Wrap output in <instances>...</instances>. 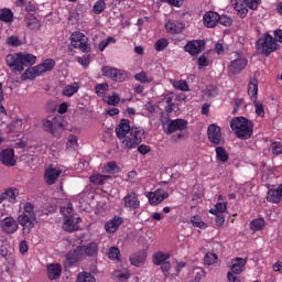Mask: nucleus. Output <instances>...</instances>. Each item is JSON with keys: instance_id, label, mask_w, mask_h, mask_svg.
Listing matches in <instances>:
<instances>
[{"instance_id": "1", "label": "nucleus", "mask_w": 282, "mask_h": 282, "mask_svg": "<svg viewBox=\"0 0 282 282\" xmlns=\"http://www.w3.org/2000/svg\"><path fill=\"white\" fill-rule=\"evenodd\" d=\"M116 133L119 140L128 150L137 149L145 138V131L141 127L130 126V120L121 119L119 126L116 128Z\"/></svg>"}, {"instance_id": "2", "label": "nucleus", "mask_w": 282, "mask_h": 282, "mask_svg": "<svg viewBox=\"0 0 282 282\" xmlns=\"http://www.w3.org/2000/svg\"><path fill=\"white\" fill-rule=\"evenodd\" d=\"M6 62L13 73L21 74L24 68L35 65L36 56L30 53H14L9 54Z\"/></svg>"}, {"instance_id": "3", "label": "nucleus", "mask_w": 282, "mask_h": 282, "mask_svg": "<svg viewBox=\"0 0 282 282\" xmlns=\"http://www.w3.org/2000/svg\"><path fill=\"white\" fill-rule=\"evenodd\" d=\"M229 127H231V132H234V135L239 140L247 141L253 135L254 124L251 120L242 116L232 118L229 122Z\"/></svg>"}, {"instance_id": "4", "label": "nucleus", "mask_w": 282, "mask_h": 282, "mask_svg": "<svg viewBox=\"0 0 282 282\" xmlns=\"http://www.w3.org/2000/svg\"><path fill=\"white\" fill-rule=\"evenodd\" d=\"M17 221L23 227V235H29L31 232L34 228V223L36 221L34 205L32 203H25L23 213L18 216Z\"/></svg>"}, {"instance_id": "5", "label": "nucleus", "mask_w": 282, "mask_h": 282, "mask_svg": "<svg viewBox=\"0 0 282 282\" xmlns=\"http://www.w3.org/2000/svg\"><path fill=\"white\" fill-rule=\"evenodd\" d=\"M256 50H258L260 55L269 57L276 51V42L271 34L264 33V35H262V37L258 39V42H256Z\"/></svg>"}, {"instance_id": "6", "label": "nucleus", "mask_w": 282, "mask_h": 282, "mask_svg": "<svg viewBox=\"0 0 282 282\" xmlns=\"http://www.w3.org/2000/svg\"><path fill=\"white\" fill-rule=\"evenodd\" d=\"M248 65V59L242 56L239 52L234 53V59L227 65V75L229 77L240 75Z\"/></svg>"}, {"instance_id": "7", "label": "nucleus", "mask_w": 282, "mask_h": 282, "mask_svg": "<svg viewBox=\"0 0 282 282\" xmlns=\"http://www.w3.org/2000/svg\"><path fill=\"white\" fill-rule=\"evenodd\" d=\"M85 258L84 247H77L74 250H70L65 256V268H74L77 267L79 262H82Z\"/></svg>"}, {"instance_id": "8", "label": "nucleus", "mask_w": 282, "mask_h": 282, "mask_svg": "<svg viewBox=\"0 0 282 282\" xmlns=\"http://www.w3.org/2000/svg\"><path fill=\"white\" fill-rule=\"evenodd\" d=\"M72 46L86 54L90 53L91 51V47L88 44V37L80 32H75L72 34Z\"/></svg>"}, {"instance_id": "9", "label": "nucleus", "mask_w": 282, "mask_h": 282, "mask_svg": "<svg viewBox=\"0 0 282 282\" xmlns=\"http://www.w3.org/2000/svg\"><path fill=\"white\" fill-rule=\"evenodd\" d=\"M206 43L204 40H193L188 41L184 46V52L189 54L194 59H197L198 56L205 51Z\"/></svg>"}, {"instance_id": "10", "label": "nucleus", "mask_w": 282, "mask_h": 282, "mask_svg": "<svg viewBox=\"0 0 282 282\" xmlns=\"http://www.w3.org/2000/svg\"><path fill=\"white\" fill-rule=\"evenodd\" d=\"M101 73L104 77L116 83H123L127 78V73L124 70L111 66H104Z\"/></svg>"}, {"instance_id": "11", "label": "nucleus", "mask_w": 282, "mask_h": 282, "mask_svg": "<svg viewBox=\"0 0 282 282\" xmlns=\"http://www.w3.org/2000/svg\"><path fill=\"white\" fill-rule=\"evenodd\" d=\"M207 135H208L209 142L216 147L225 144V139L223 137L221 128L216 123L209 124L207 130Z\"/></svg>"}, {"instance_id": "12", "label": "nucleus", "mask_w": 282, "mask_h": 282, "mask_svg": "<svg viewBox=\"0 0 282 282\" xmlns=\"http://www.w3.org/2000/svg\"><path fill=\"white\" fill-rule=\"evenodd\" d=\"M43 129L45 132L54 135L58 130L63 129V122L61 118L50 116L43 121Z\"/></svg>"}, {"instance_id": "13", "label": "nucleus", "mask_w": 282, "mask_h": 282, "mask_svg": "<svg viewBox=\"0 0 282 282\" xmlns=\"http://www.w3.org/2000/svg\"><path fill=\"white\" fill-rule=\"evenodd\" d=\"M0 228L2 232L6 235H13L19 229L18 220H15L12 216H8L0 220Z\"/></svg>"}, {"instance_id": "14", "label": "nucleus", "mask_w": 282, "mask_h": 282, "mask_svg": "<svg viewBox=\"0 0 282 282\" xmlns=\"http://www.w3.org/2000/svg\"><path fill=\"white\" fill-rule=\"evenodd\" d=\"M123 208L128 212H137L140 208V200L137 193H128L123 198Z\"/></svg>"}, {"instance_id": "15", "label": "nucleus", "mask_w": 282, "mask_h": 282, "mask_svg": "<svg viewBox=\"0 0 282 282\" xmlns=\"http://www.w3.org/2000/svg\"><path fill=\"white\" fill-rule=\"evenodd\" d=\"M150 205L158 206L169 198V193L163 188H158L155 192L147 194Z\"/></svg>"}, {"instance_id": "16", "label": "nucleus", "mask_w": 282, "mask_h": 282, "mask_svg": "<svg viewBox=\"0 0 282 282\" xmlns=\"http://www.w3.org/2000/svg\"><path fill=\"white\" fill-rule=\"evenodd\" d=\"M188 128V122L185 119L170 120L167 127V134H173L177 131H185Z\"/></svg>"}, {"instance_id": "17", "label": "nucleus", "mask_w": 282, "mask_h": 282, "mask_svg": "<svg viewBox=\"0 0 282 282\" xmlns=\"http://www.w3.org/2000/svg\"><path fill=\"white\" fill-rule=\"evenodd\" d=\"M61 174H62L61 169L50 166L45 170L44 180H45L47 185L52 186L56 183V181L58 180Z\"/></svg>"}, {"instance_id": "18", "label": "nucleus", "mask_w": 282, "mask_h": 282, "mask_svg": "<svg viewBox=\"0 0 282 282\" xmlns=\"http://www.w3.org/2000/svg\"><path fill=\"white\" fill-rule=\"evenodd\" d=\"M267 202L279 205L282 202V183L278 185V188H271L267 192Z\"/></svg>"}, {"instance_id": "19", "label": "nucleus", "mask_w": 282, "mask_h": 282, "mask_svg": "<svg viewBox=\"0 0 282 282\" xmlns=\"http://www.w3.org/2000/svg\"><path fill=\"white\" fill-rule=\"evenodd\" d=\"M185 28V23L178 20H166L165 29L167 34H181Z\"/></svg>"}, {"instance_id": "20", "label": "nucleus", "mask_w": 282, "mask_h": 282, "mask_svg": "<svg viewBox=\"0 0 282 282\" xmlns=\"http://www.w3.org/2000/svg\"><path fill=\"white\" fill-rule=\"evenodd\" d=\"M246 264H247V258L243 259L241 257H236L231 259V273L236 275L241 274L246 269Z\"/></svg>"}, {"instance_id": "21", "label": "nucleus", "mask_w": 282, "mask_h": 282, "mask_svg": "<svg viewBox=\"0 0 282 282\" xmlns=\"http://www.w3.org/2000/svg\"><path fill=\"white\" fill-rule=\"evenodd\" d=\"M0 161L4 166H15L17 161L14 160V150L13 149H6L2 151Z\"/></svg>"}, {"instance_id": "22", "label": "nucleus", "mask_w": 282, "mask_h": 282, "mask_svg": "<svg viewBox=\"0 0 282 282\" xmlns=\"http://www.w3.org/2000/svg\"><path fill=\"white\" fill-rule=\"evenodd\" d=\"M219 14L215 11H208L204 14L203 21L205 28H216L219 23Z\"/></svg>"}, {"instance_id": "23", "label": "nucleus", "mask_w": 282, "mask_h": 282, "mask_svg": "<svg viewBox=\"0 0 282 282\" xmlns=\"http://www.w3.org/2000/svg\"><path fill=\"white\" fill-rule=\"evenodd\" d=\"M122 224H123V218L116 215L112 219H109L106 223L105 230L108 234H115Z\"/></svg>"}, {"instance_id": "24", "label": "nucleus", "mask_w": 282, "mask_h": 282, "mask_svg": "<svg viewBox=\"0 0 282 282\" xmlns=\"http://www.w3.org/2000/svg\"><path fill=\"white\" fill-rule=\"evenodd\" d=\"M63 230L69 234L79 230V226L75 224L74 215L64 216Z\"/></svg>"}, {"instance_id": "25", "label": "nucleus", "mask_w": 282, "mask_h": 282, "mask_svg": "<svg viewBox=\"0 0 282 282\" xmlns=\"http://www.w3.org/2000/svg\"><path fill=\"white\" fill-rule=\"evenodd\" d=\"M47 275L51 281L59 279L62 275V265L59 263H51L47 265Z\"/></svg>"}, {"instance_id": "26", "label": "nucleus", "mask_w": 282, "mask_h": 282, "mask_svg": "<svg viewBox=\"0 0 282 282\" xmlns=\"http://www.w3.org/2000/svg\"><path fill=\"white\" fill-rule=\"evenodd\" d=\"M25 23L29 30H40L42 28L41 21L32 13L25 15Z\"/></svg>"}, {"instance_id": "27", "label": "nucleus", "mask_w": 282, "mask_h": 282, "mask_svg": "<svg viewBox=\"0 0 282 282\" xmlns=\"http://www.w3.org/2000/svg\"><path fill=\"white\" fill-rule=\"evenodd\" d=\"M147 258H148L147 252L140 251V252L131 254L130 263H131V265L138 268L145 262Z\"/></svg>"}, {"instance_id": "28", "label": "nucleus", "mask_w": 282, "mask_h": 282, "mask_svg": "<svg viewBox=\"0 0 282 282\" xmlns=\"http://www.w3.org/2000/svg\"><path fill=\"white\" fill-rule=\"evenodd\" d=\"M56 63L53 58L45 59L42 64L36 65V69L42 74L52 72L55 67Z\"/></svg>"}, {"instance_id": "29", "label": "nucleus", "mask_w": 282, "mask_h": 282, "mask_svg": "<svg viewBox=\"0 0 282 282\" xmlns=\"http://www.w3.org/2000/svg\"><path fill=\"white\" fill-rule=\"evenodd\" d=\"M267 226L265 219L263 217L256 218L249 223V228H251V231L259 232L262 231Z\"/></svg>"}, {"instance_id": "30", "label": "nucleus", "mask_w": 282, "mask_h": 282, "mask_svg": "<svg viewBox=\"0 0 282 282\" xmlns=\"http://www.w3.org/2000/svg\"><path fill=\"white\" fill-rule=\"evenodd\" d=\"M170 258H171V254L169 252L164 253L162 251H158V252H154L153 254V263L155 267H160V264L167 262Z\"/></svg>"}, {"instance_id": "31", "label": "nucleus", "mask_w": 282, "mask_h": 282, "mask_svg": "<svg viewBox=\"0 0 282 282\" xmlns=\"http://www.w3.org/2000/svg\"><path fill=\"white\" fill-rule=\"evenodd\" d=\"M41 73L39 72V69L36 68V66L34 67H29L21 76V79L23 82L25 80H33L35 79L37 76H40Z\"/></svg>"}, {"instance_id": "32", "label": "nucleus", "mask_w": 282, "mask_h": 282, "mask_svg": "<svg viewBox=\"0 0 282 282\" xmlns=\"http://www.w3.org/2000/svg\"><path fill=\"white\" fill-rule=\"evenodd\" d=\"M78 90H79L78 83H72L65 86V88L63 89V96L67 98H72L78 93Z\"/></svg>"}, {"instance_id": "33", "label": "nucleus", "mask_w": 282, "mask_h": 282, "mask_svg": "<svg viewBox=\"0 0 282 282\" xmlns=\"http://www.w3.org/2000/svg\"><path fill=\"white\" fill-rule=\"evenodd\" d=\"M131 276V272L127 269H120L113 271V278L115 280H118L119 282H127Z\"/></svg>"}, {"instance_id": "34", "label": "nucleus", "mask_w": 282, "mask_h": 282, "mask_svg": "<svg viewBox=\"0 0 282 282\" xmlns=\"http://www.w3.org/2000/svg\"><path fill=\"white\" fill-rule=\"evenodd\" d=\"M104 102L110 107H117L120 102V97L118 93H113L112 95H104Z\"/></svg>"}, {"instance_id": "35", "label": "nucleus", "mask_w": 282, "mask_h": 282, "mask_svg": "<svg viewBox=\"0 0 282 282\" xmlns=\"http://www.w3.org/2000/svg\"><path fill=\"white\" fill-rule=\"evenodd\" d=\"M216 155L217 160L223 164L227 163L229 160V153L226 151L224 147L216 148Z\"/></svg>"}, {"instance_id": "36", "label": "nucleus", "mask_w": 282, "mask_h": 282, "mask_svg": "<svg viewBox=\"0 0 282 282\" xmlns=\"http://www.w3.org/2000/svg\"><path fill=\"white\" fill-rule=\"evenodd\" d=\"M134 79L144 85L153 83V77L149 76L147 72L135 74Z\"/></svg>"}, {"instance_id": "37", "label": "nucleus", "mask_w": 282, "mask_h": 282, "mask_svg": "<svg viewBox=\"0 0 282 282\" xmlns=\"http://www.w3.org/2000/svg\"><path fill=\"white\" fill-rule=\"evenodd\" d=\"M110 175L94 174L90 176V182L95 185L101 186L107 180H110Z\"/></svg>"}, {"instance_id": "38", "label": "nucleus", "mask_w": 282, "mask_h": 282, "mask_svg": "<svg viewBox=\"0 0 282 282\" xmlns=\"http://www.w3.org/2000/svg\"><path fill=\"white\" fill-rule=\"evenodd\" d=\"M98 253V245L96 242L88 243L84 249L85 257H95Z\"/></svg>"}, {"instance_id": "39", "label": "nucleus", "mask_w": 282, "mask_h": 282, "mask_svg": "<svg viewBox=\"0 0 282 282\" xmlns=\"http://www.w3.org/2000/svg\"><path fill=\"white\" fill-rule=\"evenodd\" d=\"M109 90V85L108 83H102V84H97L95 86V93L98 97H102L104 99V96H107V93Z\"/></svg>"}, {"instance_id": "40", "label": "nucleus", "mask_w": 282, "mask_h": 282, "mask_svg": "<svg viewBox=\"0 0 282 282\" xmlns=\"http://www.w3.org/2000/svg\"><path fill=\"white\" fill-rule=\"evenodd\" d=\"M258 91H259L258 80L253 79V80L249 82V88L247 89V94L251 98H257Z\"/></svg>"}, {"instance_id": "41", "label": "nucleus", "mask_w": 282, "mask_h": 282, "mask_svg": "<svg viewBox=\"0 0 282 282\" xmlns=\"http://www.w3.org/2000/svg\"><path fill=\"white\" fill-rule=\"evenodd\" d=\"M234 10H236L240 19H246L248 14V9L246 4L236 2V4H234Z\"/></svg>"}, {"instance_id": "42", "label": "nucleus", "mask_w": 282, "mask_h": 282, "mask_svg": "<svg viewBox=\"0 0 282 282\" xmlns=\"http://www.w3.org/2000/svg\"><path fill=\"white\" fill-rule=\"evenodd\" d=\"M0 21H3L4 23H11L13 21V12L10 9H2L0 11Z\"/></svg>"}, {"instance_id": "43", "label": "nucleus", "mask_w": 282, "mask_h": 282, "mask_svg": "<svg viewBox=\"0 0 282 282\" xmlns=\"http://www.w3.org/2000/svg\"><path fill=\"white\" fill-rule=\"evenodd\" d=\"M19 191L17 188H8L6 193H3V197H6L9 203L14 204L17 202V196Z\"/></svg>"}, {"instance_id": "44", "label": "nucleus", "mask_w": 282, "mask_h": 282, "mask_svg": "<svg viewBox=\"0 0 282 282\" xmlns=\"http://www.w3.org/2000/svg\"><path fill=\"white\" fill-rule=\"evenodd\" d=\"M227 210V203L226 202H219L216 204L215 208L210 209L212 215H224Z\"/></svg>"}, {"instance_id": "45", "label": "nucleus", "mask_w": 282, "mask_h": 282, "mask_svg": "<svg viewBox=\"0 0 282 282\" xmlns=\"http://www.w3.org/2000/svg\"><path fill=\"white\" fill-rule=\"evenodd\" d=\"M169 47V40L165 37H161L154 44V48L156 52H164Z\"/></svg>"}, {"instance_id": "46", "label": "nucleus", "mask_w": 282, "mask_h": 282, "mask_svg": "<svg viewBox=\"0 0 282 282\" xmlns=\"http://www.w3.org/2000/svg\"><path fill=\"white\" fill-rule=\"evenodd\" d=\"M77 282H96V278L89 272H80L77 275Z\"/></svg>"}, {"instance_id": "47", "label": "nucleus", "mask_w": 282, "mask_h": 282, "mask_svg": "<svg viewBox=\"0 0 282 282\" xmlns=\"http://www.w3.org/2000/svg\"><path fill=\"white\" fill-rule=\"evenodd\" d=\"M107 8L105 0H98L93 7L94 14H101Z\"/></svg>"}, {"instance_id": "48", "label": "nucleus", "mask_w": 282, "mask_h": 282, "mask_svg": "<svg viewBox=\"0 0 282 282\" xmlns=\"http://www.w3.org/2000/svg\"><path fill=\"white\" fill-rule=\"evenodd\" d=\"M191 223L194 227L199 229H206L207 225L203 221L202 217L199 215H195L191 218Z\"/></svg>"}, {"instance_id": "49", "label": "nucleus", "mask_w": 282, "mask_h": 282, "mask_svg": "<svg viewBox=\"0 0 282 282\" xmlns=\"http://www.w3.org/2000/svg\"><path fill=\"white\" fill-rule=\"evenodd\" d=\"M217 260H218V256L213 252H207L204 258L205 264L208 267L214 265L217 262Z\"/></svg>"}, {"instance_id": "50", "label": "nucleus", "mask_w": 282, "mask_h": 282, "mask_svg": "<svg viewBox=\"0 0 282 282\" xmlns=\"http://www.w3.org/2000/svg\"><path fill=\"white\" fill-rule=\"evenodd\" d=\"M116 39L113 36H109L106 40L101 41L98 50L99 52H104L110 44H116Z\"/></svg>"}, {"instance_id": "51", "label": "nucleus", "mask_w": 282, "mask_h": 282, "mask_svg": "<svg viewBox=\"0 0 282 282\" xmlns=\"http://www.w3.org/2000/svg\"><path fill=\"white\" fill-rule=\"evenodd\" d=\"M271 153L275 156H280L282 154V143L279 141L271 143Z\"/></svg>"}, {"instance_id": "52", "label": "nucleus", "mask_w": 282, "mask_h": 282, "mask_svg": "<svg viewBox=\"0 0 282 282\" xmlns=\"http://www.w3.org/2000/svg\"><path fill=\"white\" fill-rule=\"evenodd\" d=\"M118 171H119V167H118L116 161L108 162V163L105 165V172H106V173L112 174V173H116V172H118Z\"/></svg>"}, {"instance_id": "53", "label": "nucleus", "mask_w": 282, "mask_h": 282, "mask_svg": "<svg viewBox=\"0 0 282 282\" xmlns=\"http://www.w3.org/2000/svg\"><path fill=\"white\" fill-rule=\"evenodd\" d=\"M175 89L183 91V93H187L189 91V87L188 84L186 83V80H178L176 82V84H174Z\"/></svg>"}, {"instance_id": "54", "label": "nucleus", "mask_w": 282, "mask_h": 282, "mask_svg": "<svg viewBox=\"0 0 282 282\" xmlns=\"http://www.w3.org/2000/svg\"><path fill=\"white\" fill-rule=\"evenodd\" d=\"M253 107H256V115L260 118H263L265 116L264 107L262 102L260 101H253Z\"/></svg>"}, {"instance_id": "55", "label": "nucleus", "mask_w": 282, "mask_h": 282, "mask_svg": "<svg viewBox=\"0 0 282 282\" xmlns=\"http://www.w3.org/2000/svg\"><path fill=\"white\" fill-rule=\"evenodd\" d=\"M110 260H120V250L117 247H111L108 253Z\"/></svg>"}, {"instance_id": "56", "label": "nucleus", "mask_w": 282, "mask_h": 282, "mask_svg": "<svg viewBox=\"0 0 282 282\" xmlns=\"http://www.w3.org/2000/svg\"><path fill=\"white\" fill-rule=\"evenodd\" d=\"M7 44L11 47H19L21 46L22 42L18 36L11 35L7 39Z\"/></svg>"}, {"instance_id": "57", "label": "nucleus", "mask_w": 282, "mask_h": 282, "mask_svg": "<svg viewBox=\"0 0 282 282\" xmlns=\"http://www.w3.org/2000/svg\"><path fill=\"white\" fill-rule=\"evenodd\" d=\"M194 273H195V279L193 280L194 282H200L206 276V272L202 268H195Z\"/></svg>"}, {"instance_id": "58", "label": "nucleus", "mask_w": 282, "mask_h": 282, "mask_svg": "<svg viewBox=\"0 0 282 282\" xmlns=\"http://www.w3.org/2000/svg\"><path fill=\"white\" fill-rule=\"evenodd\" d=\"M261 4V0H245V6L249 8V10H258Z\"/></svg>"}, {"instance_id": "59", "label": "nucleus", "mask_w": 282, "mask_h": 282, "mask_svg": "<svg viewBox=\"0 0 282 282\" xmlns=\"http://www.w3.org/2000/svg\"><path fill=\"white\" fill-rule=\"evenodd\" d=\"M220 25H225V28H230L232 25V19L228 15H219V21Z\"/></svg>"}, {"instance_id": "60", "label": "nucleus", "mask_w": 282, "mask_h": 282, "mask_svg": "<svg viewBox=\"0 0 282 282\" xmlns=\"http://www.w3.org/2000/svg\"><path fill=\"white\" fill-rule=\"evenodd\" d=\"M61 214L64 215V217L74 216L73 204L69 203L67 207H62Z\"/></svg>"}, {"instance_id": "61", "label": "nucleus", "mask_w": 282, "mask_h": 282, "mask_svg": "<svg viewBox=\"0 0 282 282\" xmlns=\"http://www.w3.org/2000/svg\"><path fill=\"white\" fill-rule=\"evenodd\" d=\"M160 265H161V271L164 273L165 279H167L170 276L169 271L171 270V262L165 261V262L161 263Z\"/></svg>"}, {"instance_id": "62", "label": "nucleus", "mask_w": 282, "mask_h": 282, "mask_svg": "<svg viewBox=\"0 0 282 282\" xmlns=\"http://www.w3.org/2000/svg\"><path fill=\"white\" fill-rule=\"evenodd\" d=\"M78 145V139L76 135H69L67 141V149H75Z\"/></svg>"}, {"instance_id": "63", "label": "nucleus", "mask_w": 282, "mask_h": 282, "mask_svg": "<svg viewBox=\"0 0 282 282\" xmlns=\"http://www.w3.org/2000/svg\"><path fill=\"white\" fill-rule=\"evenodd\" d=\"M77 62L83 66L87 67L90 64V56L84 55L83 57H77Z\"/></svg>"}, {"instance_id": "64", "label": "nucleus", "mask_w": 282, "mask_h": 282, "mask_svg": "<svg viewBox=\"0 0 282 282\" xmlns=\"http://www.w3.org/2000/svg\"><path fill=\"white\" fill-rule=\"evenodd\" d=\"M209 62L207 58V54L204 53L199 58H198V66L199 67H208Z\"/></svg>"}]
</instances>
